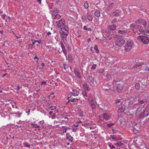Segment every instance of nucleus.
Here are the masks:
<instances>
[{"label":"nucleus","instance_id":"9d476101","mask_svg":"<svg viewBox=\"0 0 149 149\" xmlns=\"http://www.w3.org/2000/svg\"><path fill=\"white\" fill-rule=\"evenodd\" d=\"M91 51L93 53L95 52L97 53H98L99 52L97 46L96 45H95L94 47H91Z\"/></svg>","mask_w":149,"mask_h":149},{"label":"nucleus","instance_id":"4c0bfd02","mask_svg":"<svg viewBox=\"0 0 149 149\" xmlns=\"http://www.w3.org/2000/svg\"><path fill=\"white\" fill-rule=\"evenodd\" d=\"M67 138L68 139L69 141H70L71 142L72 141L73 138L72 137L70 136L68 137H67Z\"/></svg>","mask_w":149,"mask_h":149},{"label":"nucleus","instance_id":"1a4fd4ad","mask_svg":"<svg viewBox=\"0 0 149 149\" xmlns=\"http://www.w3.org/2000/svg\"><path fill=\"white\" fill-rule=\"evenodd\" d=\"M121 11L120 10H116L110 14L111 16H119L120 15Z\"/></svg>","mask_w":149,"mask_h":149},{"label":"nucleus","instance_id":"69168bd1","mask_svg":"<svg viewBox=\"0 0 149 149\" xmlns=\"http://www.w3.org/2000/svg\"><path fill=\"white\" fill-rule=\"evenodd\" d=\"M77 130V128H73V129L72 130V131L73 132H76Z\"/></svg>","mask_w":149,"mask_h":149},{"label":"nucleus","instance_id":"603ef678","mask_svg":"<svg viewBox=\"0 0 149 149\" xmlns=\"http://www.w3.org/2000/svg\"><path fill=\"white\" fill-rule=\"evenodd\" d=\"M6 16V15L3 14L1 15V16L3 17V19L5 20L6 22H7V20L6 19H5V16Z\"/></svg>","mask_w":149,"mask_h":149},{"label":"nucleus","instance_id":"13d9d810","mask_svg":"<svg viewBox=\"0 0 149 149\" xmlns=\"http://www.w3.org/2000/svg\"><path fill=\"white\" fill-rule=\"evenodd\" d=\"M35 42H38L39 44H42V41L40 40H35Z\"/></svg>","mask_w":149,"mask_h":149},{"label":"nucleus","instance_id":"423d86ee","mask_svg":"<svg viewBox=\"0 0 149 149\" xmlns=\"http://www.w3.org/2000/svg\"><path fill=\"white\" fill-rule=\"evenodd\" d=\"M140 26L139 25L135 24H131L130 26V28L131 30L133 31L134 33H135L138 30L140 31L139 29Z\"/></svg>","mask_w":149,"mask_h":149},{"label":"nucleus","instance_id":"4d7b16f0","mask_svg":"<svg viewBox=\"0 0 149 149\" xmlns=\"http://www.w3.org/2000/svg\"><path fill=\"white\" fill-rule=\"evenodd\" d=\"M41 65L42 66L43 68H39V69H42V70H44V68H43L44 67H45V63H42L41 64Z\"/></svg>","mask_w":149,"mask_h":149},{"label":"nucleus","instance_id":"39448f33","mask_svg":"<svg viewBox=\"0 0 149 149\" xmlns=\"http://www.w3.org/2000/svg\"><path fill=\"white\" fill-rule=\"evenodd\" d=\"M125 42V40L124 39L119 38L116 39L115 42L116 45L119 47H121L123 46Z\"/></svg>","mask_w":149,"mask_h":149},{"label":"nucleus","instance_id":"c756f323","mask_svg":"<svg viewBox=\"0 0 149 149\" xmlns=\"http://www.w3.org/2000/svg\"><path fill=\"white\" fill-rule=\"evenodd\" d=\"M138 102V104H142L144 103V102H146V99H144L142 100H139Z\"/></svg>","mask_w":149,"mask_h":149},{"label":"nucleus","instance_id":"3c124183","mask_svg":"<svg viewBox=\"0 0 149 149\" xmlns=\"http://www.w3.org/2000/svg\"><path fill=\"white\" fill-rule=\"evenodd\" d=\"M117 21V19L116 18H114L111 20V23L113 24L115 23Z\"/></svg>","mask_w":149,"mask_h":149},{"label":"nucleus","instance_id":"2f4dec72","mask_svg":"<svg viewBox=\"0 0 149 149\" xmlns=\"http://www.w3.org/2000/svg\"><path fill=\"white\" fill-rule=\"evenodd\" d=\"M62 127L63 128H64V130H63V132L64 133H66V132L67 130V129L68 128L69 129H70V128H69L68 127H66V126H62Z\"/></svg>","mask_w":149,"mask_h":149},{"label":"nucleus","instance_id":"052dcab7","mask_svg":"<svg viewBox=\"0 0 149 149\" xmlns=\"http://www.w3.org/2000/svg\"><path fill=\"white\" fill-rule=\"evenodd\" d=\"M76 100H78V99L75 98L73 99L72 100L71 99V101L72 102H76Z\"/></svg>","mask_w":149,"mask_h":149},{"label":"nucleus","instance_id":"774afa93","mask_svg":"<svg viewBox=\"0 0 149 149\" xmlns=\"http://www.w3.org/2000/svg\"><path fill=\"white\" fill-rule=\"evenodd\" d=\"M53 16L54 17V19H57L58 18V16H56V15H53Z\"/></svg>","mask_w":149,"mask_h":149},{"label":"nucleus","instance_id":"338daca9","mask_svg":"<svg viewBox=\"0 0 149 149\" xmlns=\"http://www.w3.org/2000/svg\"><path fill=\"white\" fill-rule=\"evenodd\" d=\"M106 77H107L109 79H110L111 78L110 75L109 74H107Z\"/></svg>","mask_w":149,"mask_h":149},{"label":"nucleus","instance_id":"680f3d73","mask_svg":"<svg viewBox=\"0 0 149 149\" xmlns=\"http://www.w3.org/2000/svg\"><path fill=\"white\" fill-rule=\"evenodd\" d=\"M56 116V114L55 113H54L51 116V117L52 119H54Z\"/></svg>","mask_w":149,"mask_h":149},{"label":"nucleus","instance_id":"c85d7f7f","mask_svg":"<svg viewBox=\"0 0 149 149\" xmlns=\"http://www.w3.org/2000/svg\"><path fill=\"white\" fill-rule=\"evenodd\" d=\"M90 81V82L93 84L94 83V79L91 76H89L88 77Z\"/></svg>","mask_w":149,"mask_h":149},{"label":"nucleus","instance_id":"c03bdc74","mask_svg":"<svg viewBox=\"0 0 149 149\" xmlns=\"http://www.w3.org/2000/svg\"><path fill=\"white\" fill-rule=\"evenodd\" d=\"M56 106L52 105L49 107V108L51 110H54L56 109Z\"/></svg>","mask_w":149,"mask_h":149},{"label":"nucleus","instance_id":"79ce46f5","mask_svg":"<svg viewBox=\"0 0 149 149\" xmlns=\"http://www.w3.org/2000/svg\"><path fill=\"white\" fill-rule=\"evenodd\" d=\"M109 146L111 148L110 149H117L115 147L111 144H110L109 145Z\"/></svg>","mask_w":149,"mask_h":149},{"label":"nucleus","instance_id":"e2e57ef3","mask_svg":"<svg viewBox=\"0 0 149 149\" xmlns=\"http://www.w3.org/2000/svg\"><path fill=\"white\" fill-rule=\"evenodd\" d=\"M124 119L123 118H121V119H120V121L122 123L123 122H124Z\"/></svg>","mask_w":149,"mask_h":149},{"label":"nucleus","instance_id":"7ed1b4c3","mask_svg":"<svg viewBox=\"0 0 149 149\" xmlns=\"http://www.w3.org/2000/svg\"><path fill=\"white\" fill-rule=\"evenodd\" d=\"M149 115V105L147 106L143 111L141 112L139 115L140 118H143L148 116Z\"/></svg>","mask_w":149,"mask_h":149},{"label":"nucleus","instance_id":"72a5a7b5","mask_svg":"<svg viewBox=\"0 0 149 149\" xmlns=\"http://www.w3.org/2000/svg\"><path fill=\"white\" fill-rule=\"evenodd\" d=\"M135 88L136 90H138L140 88V85L138 83H136L135 86Z\"/></svg>","mask_w":149,"mask_h":149},{"label":"nucleus","instance_id":"bf43d9fd","mask_svg":"<svg viewBox=\"0 0 149 149\" xmlns=\"http://www.w3.org/2000/svg\"><path fill=\"white\" fill-rule=\"evenodd\" d=\"M47 85V82H46L45 81H42V83H41V85Z\"/></svg>","mask_w":149,"mask_h":149},{"label":"nucleus","instance_id":"473e14b6","mask_svg":"<svg viewBox=\"0 0 149 149\" xmlns=\"http://www.w3.org/2000/svg\"><path fill=\"white\" fill-rule=\"evenodd\" d=\"M83 29L84 30L88 31H91L92 30L91 28H87L86 26H84Z\"/></svg>","mask_w":149,"mask_h":149},{"label":"nucleus","instance_id":"37998d69","mask_svg":"<svg viewBox=\"0 0 149 149\" xmlns=\"http://www.w3.org/2000/svg\"><path fill=\"white\" fill-rule=\"evenodd\" d=\"M136 106H137L136 104H133V105L132 106V107L131 108V109L130 110L134 109L135 108H136Z\"/></svg>","mask_w":149,"mask_h":149},{"label":"nucleus","instance_id":"6ab92c4d","mask_svg":"<svg viewBox=\"0 0 149 149\" xmlns=\"http://www.w3.org/2000/svg\"><path fill=\"white\" fill-rule=\"evenodd\" d=\"M82 86L84 88L83 90H90V88L89 87L87 83H84L83 84Z\"/></svg>","mask_w":149,"mask_h":149},{"label":"nucleus","instance_id":"b1692460","mask_svg":"<svg viewBox=\"0 0 149 149\" xmlns=\"http://www.w3.org/2000/svg\"><path fill=\"white\" fill-rule=\"evenodd\" d=\"M117 31H118L117 32L119 34H124L126 33L127 32L125 30H122L119 29H117Z\"/></svg>","mask_w":149,"mask_h":149},{"label":"nucleus","instance_id":"58836bf2","mask_svg":"<svg viewBox=\"0 0 149 149\" xmlns=\"http://www.w3.org/2000/svg\"><path fill=\"white\" fill-rule=\"evenodd\" d=\"M132 105H133V103H130V102L128 104V106H127V108H128V109H131V107H132Z\"/></svg>","mask_w":149,"mask_h":149},{"label":"nucleus","instance_id":"6e6d98bb","mask_svg":"<svg viewBox=\"0 0 149 149\" xmlns=\"http://www.w3.org/2000/svg\"><path fill=\"white\" fill-rule=\"evenodd\" d=\"M111 138L113 139L115 141L117 140L113 136L111 135Z\"/></svg>","mask_w":149,"mask_h":149},{"label":"nucleus","instance_id":"a211bd4d","mask_svg":"<svg viewBox=\"0 0 149 149\" xmlns=\"http://www.w3.org/2000/svg\"><path fill=\"white\" fill-rule=\"evenodd\" d=\"M144 108V107L143 106V105L140 106L137 108L136 113L137 114L139 113Z\"/></svg>","mask_w":149,"mask_h":149},{"label":"nucleus","instance_id":"a878e982","mask_svg":"<svg viewBox=\"0 0 149 149\" xmlns=\"http://www.w3.org/2000/svg\"><path fill=\"white\" fill-rule=\"evenodd\" d=\"M10 114H15L16 115H17L18 117H21V115H22V113L21 112H13V113H10Z\"/></svg>","mask_w":149,"mask_h":149},{"label":"nucleus","instance_id":"0eeeda50","mask_svg":"<svg viewBox=\"0 0 149 149\" xmlns=\"http://www.w3.org/2000/svg\"><path fill=\"white\" fill-rule=\"evenodd\" d=\"M64 42H63V41H61L60 42V45L61 46V47L62 49V50L61 51H59V50H58V52L59 53H61L62 52H63V53L65 55L66 57H67V51L65 49V48L64 45H63Z\"/></svg>","mask_w":149,"mask_h":149},{"label":"nucleus","instance_id":"f704fd0d","mask_svg":"<svg viewBox=\"0 0 149 149\" xmlns=\"http://www.w3.org/2000/svg\"><path fill=\"white\" fill-rule=\"evenodd\" d=\"M97 66V65L96 64H93L92 65V68H91V69L93 70H94L96 68V66Z\"/></svg>","mask_w":149,"mask_h":149},{"label":"nucleus","instance_id":"6e6552de","mask_svg":"<svg viewBox=\"0 0 149 149\" xmlns=\"http://www.w3.org/2000/svg\"><path fill=\"white\" fill-rule=\"evenodd\" d=\"M65 20L63 19H61L58 22H56L57 24V27L58 28H61V27L65 24Z\"/></svg>","mask_w":149,"mask_h":149},{"label":"nucleus","instance_id":"f03ea898","mask_svg":"<svg viewBox=\"0 0 149 149\" xmlns=\"http://www.w3.org/2000/svg\"><path fill=\"white\" fill-rule=\"evenodd\" d=\"M137 39L145 44L148 43L149 42V36L146 35L139 36Z\"/></svg>","mask_w":149,"mask_h":149},{"label":"nucleus","instance_id":"aec40b11","mask_svg":"<svg viewBox=\"0 0 149 149\" xmlns=\"http://www.w3.org/2000/svg\"><path fill=\"white\" fill-rule=\"evenodd\" d=\"M125 109V107L124 105L120 106L118 108V110L121 113L124 112Z\"/></svg>","mask_w":149,"mask_h":149},{"label":"nucleus","instance_id":"ddd939ff","mask_svg":"<svg viewBox=\"0 0 149 149\" xmlns=\"http://www.w3.org/2000/svg\"><path fill=\"white\" fill-rule=\"evenodd\" d=\"M116 26L115 25H109L108 26V30L110 31H114L116 29ZM109 31H108V32Z\"/></svg>","mask_w":149,"mask_h":149},{"label":"nucleus","instance_id":"f257e3e1","mask_svg":"<svg viewBox=\"0 0 149 149\" xmlns=\"http://www.w3.org/2000/svg\"><path fill=\"white\" fill-rule=\"evenodd\" d=\"M60 31V33L61 34V38L62 40L63 41L64 43L66 41V39L67 36L68 34V29L67 26H65L61 28Z\"/></svg>","mask_w":149,"mask_h":149},{"label":"nucleus","instance_id":"412c9836","mask_svg":"<svg viewBox=\"0 0 149 149\" xmlns=\"http://www.w3.org/2000/svg\"><path fill=\"white\" fill-rule=\"evenodd\" d=\"M113 58L111 57H107L106 58L105 61L109 63H111L113 61Z\"/></svg>","mask_w":149,"mask_h":149},{"label":"nucleus","instance_id":"ea45409f","mask_svg":"<svg viewBox=\"0 0 149 149\" xmlns=\"http://www.w3.org/2000/svg\"><path fill=\"white\" fill-rule=\"evenodd\" d=\"M123 144L120 142H118L115 143V145L116 146H121Z\"/></svg>","mask_w":149,"mask_h":149},{"label":"nucleus","instance_id":"c9c22d12","mask_svg":"<svg viewBox=\"0 0 149 149\" xmlns=\"http://www.w3.org/2000/svg\"><path fill=\"white\" fill-rule=\"evenodd\" d=\"M84 114V112L82 111H79L78 112V115L80 116H82Z\"/></svg>","mask_w":149,"mask_h":149},{"label":"nucleus","instance_id":"4468645a","mask_svg":"<svg viewBox=\"0 0 149 149\" xmlns=\"http://www.w3.org/2000/svg\"><path fill=\"white\" fill-rule=\"evenodd\" d=\"M94 15L96 17H98L100 16V13L99 10L94 9Z\"/></svg>","mask_w":149,"mask_h":149},{"label":"nucleus","instance_id":"dca6fc26","mask_svg":"<svg viewBox=\"0 0 149 149\" xmlns=\"http://www.w3.org/2000/svg\"><path fill=\"white\" fill-rule=\"evenodd\" d=\"M90 90H83L82 92V94L84 97H88L87 94L88 93Z\"/></svg>","mask_w":149,"mask_h":149},{"label":"nucleus","instance_id":"a19ab883","mask_svg":"<svg viewBox=\"0 0 149 149\" xmlns=\"http://www.w3.org/2000/svg\"><path fill=\"white\" fill-rule=\"evenodd\" d=\"M84 6L86 8H87L88 7V5L87 2H86L84 4Z\"/></svg>","mask_w":149,"mask_h":149},{"label":"nucleus","instance_id":"8fccbe9b","mask_svg":"<svg viewBox=\"0 0 149 149\" xmlns=\"http://www.w3.org/2000/svg\"><path fill=\"white\" fill-rule=\"evenodd\" d=\"M104 72V70L103 69H100L98 71V72L99 73H102Z\"/></svg>","mask_w":149,"mask_h":149},{"label":"nucleus","instance_id":"09e8293b","mask_svg":"<svg viewBox=\"0 0 149 149\" xmlns=\"http://www.w3.org/2000/svg\"><path fill=\"white\" fill-rule=\"evenodd\" d=\"M141 19H138L135 21V23L138 24H141Z\"/></svg>","mask_w":149,"mask_h":149},{"label":"nucleus","instance_id":"0e129e2a","mask_svg":"<svg viewBox=\"0 0 149 149\" xmlns=\"http://www.w3.org/2000/svg\"><path fill=\"white\" fill-rule=\"evenodd\" d=\"M144 71H149V67H147L144 69Z\"/></svg>","mask_w":149,"mask_h":149},{"label":"nucleus","instance_id":"9b49d317","mask_svg":"<svg viewBox=\"0 0 149 149\" xmlns=\"http://www.w3.org/2000/svg\"><path fill=\"white\" fill-rule=\"evenodd\" d=\"M102 116L103 119H104L106 120H109L111 118V117L109 114L107 113H104L102 115Z\"/></svg>","mask_w":149,"mask_h":149},{"label":"nucleus","instance_id":"2eb2a0df","mask_svg":"<svg viewBox=\"0 0 149 149\" xmlns=\"http://www.w3.org/2000/svg\"><path fill=\"white\" fill-rule=\"evenodd\" d=\"M86 16L90 21H92L93 19L92 15L89 14V12H87V13Z\"/></svg>","mask_w":149,"mask_h":149},{"label":"nucleus","instance_id":"864d4df0","mask_svg":"<svg viewBox=\"0 0 149 149\" xmlns=\"http://www.w3.org/2000/svg\"><path fill=\"white\" fill-rule=\"evenodd\" d=\"M58 10H56V12H55V13H53V15H56V16H59V15L58 14Z\"/></svg>","mask_w":149,"mask_h":149},{"label":"nucleus","instance_id":"393cba45","mask_svg":"<svg viewBox=\"0 0 149 149\" xmlns=\"http://www.w3.org/2000/svg\"><path fill=\"white\" fill-rule=\"evenodd\" d=\"M124 25H123L119 26V27L117 29L119 30H125L127 31V29L124 27Z\"/></svg>","mask_w":149,"mask_h":149},{"label":"nucleus","instance_id":"f3484780","mask_svg":"<svg viewBox=\"0 0 149 149\" xmlns=\"http://www.w3.org/2000/svg\"><path fill=\"white\" fill-rule=\"evenodd\" d=\"M74 73L75 75L79 78H81V76L80 74V73L77 69H75L74 70Z\"/></svg>","mask_w":149,"mask_h":149},{"label":"nucleus","instance_id":"5701e85b","mask_svg":"<svg viewBox=\"0 0 149 149\" xmlns=\"http://www.w3.org/2000/svg\"><path fill=\"white\" fill-rule=\"evenodd\" d=\"M123 89V87L121 84H119L116 87V90L118 92L121 91V90Z\"/></svg>","mask_w":149,"mask_h":149},{"label":"nucleus","instance_id":"20e7f679","mask_svg":"<svg viewBox=\"0 0 149 149\" xmlns=\"http://www.w3.org/2000/svg\"><path fill=\"white\" fill-rule=\"evenodd\" d=\"M133 45V42L130 40H128L127 42V44L125 46V51L126 52H128L131 49Z\"/></svg>","mask_w":149,"mask_h":149},{"label":"nucleus","instance_id":"49530a36","mask_svg":"<svg viewBox=\"0 0 149 149\" xmlns=\"http://www.w3.org/2000/svg\"><path fill=\"white\" fill-rule=\"evenodd\" d=\"M114 124V123H108L107 125V127H110Z\"/></svg>","mask_w":149,"mask_h":149},{"label":"nucleus","instance_id":"5fc2aeb1","mask_svg":"<svg viewBox=\"0 0 149 149\" xmlns=\"http://www.w3.org/2000/svg\"><path fill=\"white\" fill-rule=\"evenodd\" d=\"M32 125H33L34 126H33V127L34 128H39L40 127V126L39 125H37V124H32Z\"/></svg>","mask_w":149,"mask_h":149},{"label":"nucleus","instance_id":"e433bc0d","mask_svg":"<svg viewBox=\"0 0 149 149\" xmlns=\"http://www.w3.org/2000/svg\"><path fill=\"white\" fill-rule=\"evenodd\" d=\"M144 27L146 29H149V24H148L146 22V24L143 25Z\"/></svg>","mask_w":149,"mask_h":149},{"label":"nucleus","instance_id":"cd10ccee","mask_svg":"<svg viewBox=\"0 0 149 149\" xmlns=\"http://www.w3.org/2000/svg\"><path fill=\"white\" fill-rule=\"evenodd\" d=\"M116 5V3H114L112 2L109 4V8L110 9L113 8Z\"/></svg>","mask_w":149,"mask_h":149},{"label":"nucleus","instance_id":"bb28decb","mask_svg":"<svg viewBox=\"0 0 149 149\" xmlns=\"http://www.w3.org/2000/svg\"><path fill=\"white\" fill-rule=\"evenodd\" d=\"M68 60L71 63H72V58L71 55L70 54H68Z\"/></svg>","mask_w":149,"mask_h":149},{"label":"nucleus","instance_id":"de8ad7c7","mask_svg":"<svg viewBox=\"0 0 149 149\" xmlns=\"http://www.w3.org/2000/svg\"><path fill=\"white\" fill-rule=\"evenodd\" d=\"M120 102L121 100L120 99H116L115 100V102L116 104H117L118 103H120Z\"/></svg>","mask_w":149,"mask_h":149},{"label":"nucleus","instance_id":"a18cd8bd","mask_svg":"<svg viewBox=\"0 0 149 149\" xmlns=\"http://www.w3.org/2000/svg\"><path fill=\"white\" fill-rule=\"evenodd\" d=\"M91 107L94 109H95V105L94 104V102H92L91 103Z\"/></svg>","mask_w":149,"mask_h":149},{"label":"nucleus","instance_id":"7c9ffc66","mask_svg":"<svg viewBox=\"0 0 149 149\" xmlns=\"http://www.w3.org/2000/svg\"><path fill=\"white\" fill-rule=\"evenodd\" d=\"M141 24H142L143 25L146 24V21L144 19H140Z\"/></svg>","mask_w":149,"mask_h":149},{"label":"nucleus","instance_id":"f8f14e48","mask_svg":"<svg viewBox=\"0 0 149 149\" xmlns=\"http://www.w3.org/2000/svg\"><path fill=\"white\" fill-rule=\"evenodd\" d=\"M145 65L144 63L143 62H139L138 63H137L136 64L134 65L132 67V69H134L137 68L138 67L140 66H141L142 65Z\"/></svg>","mask_w":149,"mask_h":149},{"label":"nucleus","instance_id":"4be33fe9","mask_svg":"<svg viewBox=\"0 0 149 149\" xmlns=\"http://www.w3.org/2000/svg\"><path fill=\"white\" fill-rule=\"evenodd\" d=\"M71 93L72 94V95L74 96H78L79 94V92L75 90H73L72 92H71Z\"/></svg>","mask_w":149,"mask_h":149}]
</instances>
